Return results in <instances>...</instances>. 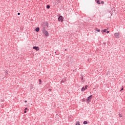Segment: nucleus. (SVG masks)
<instances>
[{"label": "nucleus", "mask_w": 125, "mask_h": 125, "mask_svg": "<svg viewBox=\"0 0 125 125\" xmlns=\"http://www.w3.org/2000/svg\"><path fill=\"white\" fill-rule=\"evenodd\" d=\"M39 81H40V83H41V79L39 80Z\"/></svg>", "instance_id": "23"}, {"label": "nucleus", "mask_w": 125, "mask_h": 125, "mask_svg": "<svg viewBox=\"0 0 125 125\" xmlns=\"http://www.w3.org/2000/svg\"><path fill=\"white\" fill-rule=\"evenodd\" d=\"M109 32H110V31H106L107 34L109 33Z\"/></svg>", "instance_id": "21"}, {"label": "nucleus", "mask_w": 125, "mask_h": 125, "mask_svg": "<svg viewBox=\"0 0 125 125\" xmlns=\"http://www.w3.org/2000/svg\"><path fill=\"white\" fill-rule=\"evenodd\" d=\"M49 91H51V89H49Z\"/></svg>", "instance_id": "26"}, {"label": "nucleus", "mask_w": 125, "mask_h": 125, "mask_svg": "<svg viewBox=\"0 0 125 125\" xmlns=\"http://www.w3.org/2000/svg\"><path fill=\"white\" fill-rule=\"evenodd\" d=\"M40 27H37V28H36V29H35V31H36V32H39L40 31Z\"/></svg>", "instance_id": "6"}, {"label": "nucleus", "mask_w": 125, "mask_h": 125, "mask_svg": "<svg viewBox=\"0 0 125 125\" xmlns=\"http://www.w3.org/2000/svg\"><path fill=\"white\" fill-rule=\"evenodd\" d=\"M84 88H85V89H87V85H86L84 86Z\"/></svg>", "instance_id": "14"}, {"label": "nucleus", "mask_w": 125, "mask_h": 125, "mask_svg": "<svg viewBox=\"0 0 125 125\" xmlns=\"http://www.w3.org/2000/svg\"><path fill=\"white\" fill-rule=\"evenodd\" d=\"M5 73H6L7 75L8 74V70H5Z\"/></svg>", "instance_id": "13"}, {"label": "nucleus", "mask_w": 125, "mask_h": 125, "mask_svg": "<svg viewBox=\"0 0 125 125\" xmlns=\"http://www.w3.org/2000/svg\"><path fill=\"white\" fill-rule=\"evenodd\" d=\"M81 80H82V82H83L84 81H83V76H81Z\"/></svg>", "instance_id": "12"}, {"label": "nucleus", "mask_w": 125, "mask_h": 125, "mask_svg": "<svg viewBox=\"0 0 125 125\" xmlns=\"http://www.w3.org/2000/svg\"><path fill=\"white\" fill-rule=\"evenodd\" d=\"M20 15H21V13H20V12H18V16H20Z\"/></svg>", "instance_id": "18"}, {"label": "nucleus", "mask_w": 125, "mask_h": 125, "mask_svg": "<svg viewBox=\"0 0 125 125\" xmlns=\"http://www.w3.org/2000/svg\"><path fill=\"white\" fill-rule=\"evenodd\" d=\"M46 8H47V9H50V5H47L46 6Z\"/></svg>", "instance_id": "9"}, {"label": "nucleus", "mask_w": 125, "mask_h": 125, "mask_svg": "<svg viewBox=\"0 0 125 125\" xmlns=\"http://www.w3.org/2000/svg\"><path fill=\"white\" fill-rule=\"evenodd\" d=\"M25 109V110H27V108H26Z\"/></svg>", "instance_id": "28"}, {"label": "nucleus", "mask_w": 125, "mask_h": 125, "mask_svg": "<svg viewBox=\"0 0 125 125\" xmlns=\"http://www.w3.org/2000/svg\"><path fill=\"white\" fill-rule=\"evenodd\" d=\"M123 90H124V88H122V89H121L120 91H122Z\"/></svg>", "instance_id": "20"}, {"label": "nucleus", "mask_w": 125, "mask_h": 125, "mask_svg": "<svg viewBox=\"0 0 125 125\" xmlns=\"http://www.w3.org/2000/svg\"><path fill=\"white\" fill-rule=\"evenodd\" d=\"M24 102H25V103H26V102H27V101H24Z\"/></svg>", "instance_id": "27"}, {"label": "nucleus", "mask_w": 125, "mask_h": 125, "mask_svg": "<svg viewBox=\"0 0 125 125\" xmlns=\"http://www.w3.org/2000/svg\"><path fill=\"white\" fill-rule=\"evenodd\" d=\"M76 125H80V122L76 123Z\"/></svg>", "instance_id": "15"}, {"label": "nucleus", "mask_w": 125, "mask_h": 125, "mask_svg": "<svg viewBox=\"0 0 125 125\" xmlns=\"http://www.w3.org/2000/svg\"><path fill=\"white\" fill-rule=\"evenodd\" d=\"M33 49H35L36 51L40 50V47L39 46H33Z\"/></svg>", "instance_id": "4"}, {"label": "nucleus", "mask_w": 125, "mask_h": 125, "mask_svg": "<svg viewBox=\"0 0 125 125\" xmlns=\"http://www.w3.org/2000/svg\"><path fill=\"white\" fill-rule=\"evenodd\" d=\"M42 33L45 35V37H48L49 36V32L45 29V27L42 28Z\"/></svg>", "instance_id": "1"}, {"label": "nucleus", "mask_w": 125, "mask_h": 125, "mask_svg": "<svg viewBox=\"0 0 125 125\" xmlns=\"http://www.w3.org/2000/svg\"><path fill=\"white\" fill-rule=\"evenodd\" d=\"M24 113H27V111H26V110H24Z\"/></svg>", "instance_id": "22"}, {"label": "nucleus", "mask_w": 125, "mask_h": 125, "mask_svg": "<svg viewBox=\"0 0 125 125\" xmlns=\"http://www.w3.org/2000/svg\"><path fill=\"white\" fill-rule=\"evenodd\" d=\"M119 116L121 118L122 117V116L120 114H119Z\"/></svg>", "instance_id": "17"}, {"label": "nucleus", "mask_w": 125, "mask_h": 125, "mask_svg": "<svg viewBox=\"0 0 125 125\" xmlns=\"http://www.w3.org/2000/svg\"><path fill=\"white\" fill-rule=\"evenodd\" d=\"M95 1L96 3H97L98 4H101V2H100V0H95Z\"/></svg>", "instance_id": "7"}, {"label": "nucleus", "mask_w": 125, "mask_h": 125, "mask_svg": "<svg viewBox=\"0 0 125 125\" xmlns=\"http://www.w3.org/2000/svg\"><path fill=\"white\" fill-rule=\"evenodd\" d=\"M119 34L118 33H115L114 34L115 38H116V39L119 38Z\"/></svg>", "instance_id": "5"}, {"label": "nucleus", "mask_w": 125, "mask_h": 125, "mask_svg": "<svg viewBox=\"0 0 125 125\" xmlns=\"http://www.w3.org/2000/svg\"><path fill=\"white\" fill-rule=\"evenodd\" d=\"M109 73H110V71H108L107 74H109Z\"/></svg>", "instance_id": "25"}, {"label": "nucleus", "mask_w": 125, "mask_h": 125, "mask_svg": "<svg viewBox=\"0 0 125 125\" xmlns=\"http://www.w3.org/2000/svg\"><path fill=\"white\" fill-rule=\"evenodd\" d=\"M66 50H67V49H65V51H66Z\"/></svg>", "instance_id": "29"}, {"label": "nucleus", "mask_w": 125, "mask_h": 125, "mask_svg": "<svg viewBox=\"0 0 125 125\" xmlns=\"http://www.w3.org/2000/svg\"><path fill=\"white\" fill-rule=\"evenodd\" d=\"M97 32H100V29H98V30H97Z\"/></svg>", "instance_id": "19"}, {"label": "nucleus", "mask_w": 125, "mask_h": 125, "mask_svg": "<svg viewBox=\"0 0 125 125\" xmlns=\"http://www.w3.org/2000/svg\"><path fill=\"white\" fill-rule=\"evenodd\" d=\"M92 95H90L89 96L87 99H86V102L87 104H89V102H90V100H91V99H92Z\"/></svg>", "instance_id": "2"}, {"label": "nucleus", "mask_w": 125, "mask_h": 125, "mask_svg": "<svg viewBox=\"0 0 125 125\" xmlns=\"http://www.w3.org/2000/svg\"><path fill=\"white\" fill-rule=\"evenodd\" d=\"M106 31H107V29H104V30H102V32H106Z\"/></svg>", "instance_id": "11"}, {"label": "nucleus", "mask_w": 125, "mask_h": 125, "mask_svg": "<svg viewBox=\"0 0 125 125\" xmlns=\"http://www.w3.org/2000/svg\"><path fill=\"white\" fill-rule=\"evenodd\" d=\"M83 124H84V125H86V124H87V122H86V121H84L83 123Z\"/></svg>", "instance_id": "10"}, {"label": "nucleus", "mask_w": 125, "mask_h": 125, "mask_svg": "<svg viewBox=\"0 0 125 125\" xmlns=\"http://www.w3.org/2000/svg\"><path fill=\"white\" fill-rule=\"evenodd\" d=\"M58 3H60V0H58Z\"/></svg>", "instance_id": "24"}, {"label": "nucleus", "mask_w": 125, "mask_h": 125, "mask_svg": "<svg viewBox=\"0 0 125 125\" xmlns=\"http://www.w3.org/2000/svg\"><path fill=\"white\" fill-rule=\"evenodd\" d=\"M101 4H104V1H101Z\"/></svg>", "instance_id": "16"}, {"label": "nucleus", "mask_w": 125, "mask_h": 125, "mask_svg": "<svg viewBox=\"0 0 125 125\" xmlns=\"http://www.w3.org/2000/svg\"><path fill=\"white\" fill-rule=\"evenodd\" d=\"M85 90V89L84 88V87H82V89H81V91L82 92H83Z\"/></svg>", "instance_id": "8"}, {"label": "nucleus", "mask_w": 125, "mask_h": 125, "mask_svg": "<svg viewBox=\"0 0 125 125\" xmlns=\"http://www.w3.org/2000/svg\"><path fill=\"white\" fill-rule=\"evenodd\" d=\"M63 19H64L63 17L60 16L59 17L58 20L59 21L63 22Z\"/></svg>", "instance_id": "3"}]
</instances>
